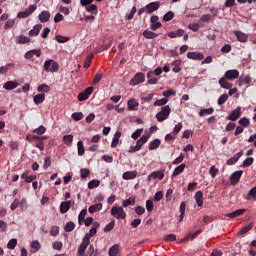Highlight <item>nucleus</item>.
Wrapping results in <instances>:
<instances>
[{
    "mask_svg": "<svg viewBox=\"0 0 256 256\" xmlns=\"http://www.w3.org/2000/svg\"><path fill=\"white\" fill-rule=\"evenodd\" d=\"M169 115H171V107L169 105L163 106L156 114V119L159 121V123H163V121L169 119Z\"/></svg>",
    "mask_w": 256,
    "mask_h": 256,
    "instance_id": "obj_1",
    "label": "nucleus"
},
{
    "mask_svg": "<svg viewBox=\"0 0 256 256\" xmlns=\"http://www.w3.org/2000/svg\"><path fill=\"white\" fill-rule=\"evenodd\" d=\"M147 141H149V135H143L139 140H137L135 146L130 147L128 153H137V151H141Z\"/></svg>",
    "mask_w": 256,
    "mask_h": 256,
    "instance_id": "obj_2",
    "label": "nucleus"
},
{
    "mask_svg": "<svg viewBox=\"0 0 256 256\" xmlns=\"http://www.w3.org/2000/svg\"><path fill=\"white\" fill-rule=\"evenodd\" d=\"M44 70H46L48 73H57V71H59V63L53 60H46L44 62Z\"/></svg>",
    "mask_w": 256,
    "mask_h": 256,
    "instance_id": "obj_3",
    "label": "nucleus"
},
{
    "mask_svg": "<svg viewBox=\"0 0 256 256\" xmlns=\"http://www.w3.org/2000/svg\"><path fill=\"white\" fill-rule=\"evenodd\" d=\"M110 213L115 219H125L127 217V213H125L123 207L114 206L111 208Z\"/></svg>",
    "mask_w": 256,
    "mask_h": 256,
    "instance_id": "obj_4",
    "label": "nucleus"
},
{
    "mask_svg": "<svg viewBox=\"0 0 256 256\" xmlns=\"http://www.w3.org/2000/svg\"><path fill=\"white\" fill-rule=\"evenodd\" d=\"M99 227H101L99 222H93L92 228L90 229L89 233L85 234L84 239L86 241H91V237H95V235H97V229H99Z\"/></svg>",
    "mask_w": 256,
    "mask_h": 256,
    "instance_id": "obj_5",
    "label": "nucleus"
},
{
    "mask_svg": "<svg viewBox=\"0 0 256 256\" xmlns=\"http://www.w3.org/2000/svg\"><path fill=\"white\" fill-rule=\"evenodd\" d=\"M144 82H145V74L138 72L135 74L134 78L130 80V85L132 87H135V85H139L140 83H144Z\"/></svg>",
    "mask_w": 256,
    "mask_h": 256,
    "instance_id": "obj_6",
    "label": "nucleus"
},
{
    "mask_svg": "<svg viewBox=\"0 0 256 256\" xmlns=\"http://www.w3.org/2000/svg\"><path fill=\"white\" fill-rule=\"evenodd\" d=\"M241 177H243V170L235 171L230 176V184L237 185V183H239V181H241Z\"/></svg>",
    "mask_w": 256,
    "mask_h": 256,
    "instance_id": "obj_7",
    "label": "nucleus"
},
{
    "mask_svg": "<svg viewBox=\"0 0 256 256\" xmlns=\"http://www.w3.org/2000/svg\"><path fill=\"white\" fill-rule=\"evenodd\" d=\"M89 243H91V241L86 240L85 238L82 239V243L78 247L77 256H85V251H87Z\"/></svg>",
    "mask_w": 256,
    "mask_h": 256,
    "instance_id": "obj_8",
    "label": "nucleus"
},
{
    "mask_svg": "<svg viewBox=\"0 0 256 256\" xmlns=\"http://www.w3.org/2000/svg\"><path fill=\"white\" fill-rule=\"evenodd\" d=\"M72 205H75V201L68 200V201L62 202L60 204V212L62 214L67 213V211L71 209Z\"/></svg>",
    "mask_w": 256,
    "mask_h": 256,
    "instance_id": "obj_9",
    "label": "nucleus"
},
{
    "mask_svg": "<svg viewBox=\"0 0 256 256\" xmlns=\"http://www.w3.org/2000/svg\"><path fill=\"white\" fill-rule=\"evenodd\" d=\"M224 77L229 81H233L234 79H239V71L238 70H228L225 72Z\"/></svg>",
    "mask_w": 256,
    "mask_h": 256,
    "instance_id": "obj_10",
    "label": "nucleus"
},
{
    "mask_svg": "<svg viewBox=\"0 0 256 256\" xmlns=\"http://www.w3.org/2000/svg\"><path fill=\"white\" fill-rule=\"evenodd\" d=\"M188 59H193V61H203L205 56L201 52H188L187 53Z\"/></svg>",
    "mask_w": 256,
    "mask_h": 256,
    "instance_id": "obj_11",
    "label": "nucleus"
},
{
    "mask_svg": "<svg viewBox=\"0 0 256 256\" xmlns=\"http://www.w3.org/2000/svg\"><path fill=\"white\" fill-rule=\"evenodd\" d=\"M241 117V108L238 107L235 110H233L229 116H227L228 121H237Z\"/></svg>",
    "mask_w": 256,
    "mask_h": 256,
    "instance_id": "obj_12",
    "label": "nucleus"
},
{
    "mask_svg": "<svg viewBox=\"0 0 256 256\" xmlns=\"http://www.w3.org/2000/svg\"><path fill=\"white\" fill-rule=\"evenodd\" d=\"M40 23H47L51 19V12L44 10L38 15Z\"/></svg>",
    "mask_w": 256,
    "mask_h": 256,
    "instance_id": "obj_13",
    "label": "nucleus"
},
{
    "mask_svg": "<svg viewBox=\"0 0 256 256\" xmlns=\"http://www.w3.org/2000/svg\"><path fill=\"white\" fill-rule=\"evenodd\" d=\"M159 7H160L159 2H151L146 5V13L148 15H151V13H153L154 11H157V9H159Z\"/></svg>",
    "mask_w": 256,
    "mask_h": 256,
    "instance_id": "obj_14",
    "label": "nucleus"
},
{
    "mask_svg": "<svg viewBox=\"0 0 256 256\" xmlns=\"http://www.w3.org/2000/svg\"><path fill=\"white\" fill-rule=\"evenodd\" d=\"M41 57V49H34V50H29L28 52L25 53L24 57L25 59H33V57Z\"/></svg>",
    "mask_w": 256,
    "mask_h": 256,
    "instance_id": "obj_15",
    "label": "nucleus"
},
{
    "mask_svg": "<svg viewBox=\"0 0 256 256\" xmlns=\"http://www.w3.org/2000/svg\"><path fill=\"white\" fill-rule=\"evenodd\" d=\"M234 35L240 43H247L249 41V36L241 31H234Z\"/></svg>",
    "mask_w": 256,
    "mask_h": 256,
    "instance_id": "obj_16",
    "label": "nucleus"
},
{
    "mask_svg": "<svg viewBox=\"0 0 256 256\" xmlns=\"http://www.w3.org/2000/svg\"><path fill=\"white\" fill-rule=\"evenodd\" d=\"M243 213H247V209H238L234 212L226 214L225 217H228L229 219H235V217H241Z\"/></svg>",
    "mask_w": 256,
    "mask_h": 256,
    "instance_id": "obj_17",
    "label": "nucleus"
},
{
    "mask_svg": "<svg viewBox=\"0 0 256 256\" xmlns=\"http://www.w3.org/2000/svg\"><path fill=\"white\" fill-rule=\"evenodd\" d=\"M218 83H219L220 87H222V89H232L233 88V84L229 83L225 76L220 78Z\"/></svg>",
    "mask_w": 256,
    "mask_h": 256,
    "instance_id": "obj_18",
    "label": "nucleus"
},
{
    "mask_svg": "<svg viewBox=\"0 0 256 256\" xmlns=\"http://www.w3.org/2000/svg\"><path fill=\"white\" fill-rule=\"evenodd\" d=\"M138 175V172L136 170L134 171H127L124 172L122 175V179H124L125 181H129L131 179H135Z\"/></svg>",
    "mask_w": 256,
    "mask_h": 256,
    "instance_id": "obj_19",
    "label": "nucleus"
},
{
    "mask_svg": "<svg viewBox=\"0 0 256 256\" xmlns=\"http://www.w3.org/2000/svg\"><path fill=\"white\" fill-rule=\"evenodd\" d=\"M241 157H243V151L236 153L232 158L228 159L226 164L227 165H235L237 163V161H239V159H241Z\"/></svg>",
    "mask_w": 256,
    "mask_h": 256,
    "instance_id": "obj_20",
    "label": "nucleus"
},
{
    "mask_svg": "<svg viewBox=\"0 0 256 256\" xmlns=\"http://www.w3.org/2000/svg\"><path fill=\"white\" fill-rule=\"evenodd\" d=\"M163 177H165V174L163 171H154L148 176V181H151L152 179H160L163 180Z\"/></svg>",
    "mask_w": 256,
    "mask_h": 256,
    "instance_id": "obj_21",
    "label": "nucleus"
},
{
    "mask_svg": "<svg viewBox=\"0 0 256 256\" xmlns=\"http://www.w3.org/2000/svg\"><path fill=\"white\" fill-rule=\"evenodd\" d=\"M197 207H203V191H197L194 196Z\"/></svg>",
    "mask_w": 256,
    "mask_h": 256,
    "instance_id": "obj_22",
    "label": "nucleus"
},
{
    "mask_svg": "<svg viewBox=\"0 0 256 256\" xmlns=\"http://www.w3.org/2000/svg\"><path fill=\"white\" fill-rule=\"evenodd\" d=\"M41 29H43L42 24H36L32 30L29 31L30 37H37L39 33H41Z\"/></svg>",
    "mask_w": 256,
    "mask_h": 256,
    "instance_id": "obj_23",
    "label": "nucleus"
},
{
    "mask_svg": "<svg viewBox=\"0 0 256 256\" xmlns=\"http://www.w3.org/2000/svg\"><path fill=\"white\" fill-rule=\"evenodd\" d=\"M252 79L251 76L249 75H242L240 76L239 80H238V85L239 87H241L242 85H249V83H251Z\"/></svg>",
    "mask_w": 256,
    "mask_h": 256,
    "instance_id": "obj_24",
    "label": "nucleus"
},
{
    "mask_svg": "<svg viewBox=\"0 0 256 256\" xmlns=\"http://www.w3.org/2000/svg\"><path fill=\"white\" fill-rule=\"evenodd\" d=\"M187 209V203H180V215L178 216V222L181 223L185 218V210Z\"/></svg>",
    "mask_w": 256,
    "mask_h": 256,
    "instance_id": "obj_25",
    "label": "nucleus"
},
{
    "mask_svg": "<svg viewBox=\"0 0 256 256\" xmlns=\"http://www.w3.org/2000/svg\"><path fill=\"white\" fill-rule=\"evenodd\" d=\"M3 87L6 91H13V89H17V87H19V84L16 81H8Z\"/></svg>",
    "mask_w": 256,
    "mask_h": 256,
    "instance_id": "obj_26",
    "label": "nucleus"
},
{
    "mask_svg": "<svg viewBox=\"0 0 256 256\" xmlns=\"http://www.w3.org/2000/svg\"><path fill=\"white\" fill-rule=\"evenodd\" d=\"M160 145H161V140L157 138L154 139L153 141L149 142V146H148L149 151H155V149H159Z\"/></svg>",
    "mask_w": 256,
    "mask_h": 256,
    "instance_id": "obj_27",
    "label": "nucleus"
},
{
    "mask_svg": "<svg viewBox=\"0 0 256 256\" xmlns=\"http://www.w3.org/2000/svg\"><path fill=\"white\" fill-rule=\"evenodd\" d=\"M101 209H103V204L102 203H97V204L91 205L88 208V212L90 214H93V213H97V211H101Z\"/></svg>",
    "mask_w": 256,
    "mask_h": 256,
    "instance_id": "obj_28",
    "label": "nucleus"
},
{
    "mask_svg": "<svg viewBox=\"0 0 256 256\" xmlns=\"http://www.w3.org/2000/svg\"><path fill=\"white\" fill-rule=\"evenodd\" d=\"M186 167H187V165H185V164H181L178 167H176L172 173V178L177 177L178 175H181V173H183V171H185Z\"/></svg>",
    "mask_w": 256,
    "mask_h": 256,
    "instance_id": "obj_29",
    "label": "nucleus"
},
{
    "mask_svg": "<svg viewBox=\"0 0 256 256\" xmlns=\"http://www.w3.org/2000/svg\"><path fill=\"white\" fill-rule=\"evenodd\" d=\"M119 139H121V132L117 131L114 134V137H113V140H112V143H111L112 149H115V147H117V145H119Z\"/></svg>",
    "mask_w": 256,
    "mask_h": 256,
    "instance_id": "obj_30",
    "label": "nucleus"
},
{
    "mask_svg": "<svg viewBox=\"0 0 256 256\" xmlns=\"http://www.w3.org/2000/svg\"><path fill=\"white\" fill-rule=\"evenodd\" d=\"M137 107H139V102L135 101V99H130L128 101V110L129 111H135L137 110Z\"/></svg>",
    "mask_w": 256,
    "mask_h": 256,
    "instance_id": "obj_31",
    "label": "nucleus"
},
{
    "mask_svg": "<svg viewBox=\"0 0 256 256\" xmlns=\"http://www.w3.org/2000/svg\"><path fill=\"white\" fill-rule=\"evenodd\" d=\"M45 139H47V136H42L40 137V139L36 140L35 147H37V149H40V151L45 150V145L43 144V141H45Z\"/></svg>",
    "mask_w": 256,
    "mask_h": 256,
    "instance_id": "obj_32",
    "label": "nucleus"
},
{
    "mask_svg": "<svg viewBox=\"0 0 256 256\" xmlns=\"http://www.w3.org/2000/svg\"><path fill=\"white\" fill-rule=\"evenodd\" d=\"M143 37H145V39H155L156 37H159V34L149 30H145L143 32Z\"/></svg>",
    "mask_w": 256,
    "mask_h": 256,
    "instance_id": "obj_33",
    "label": "nucleus"
},
{
    "mask_svg": "<svg viewBox=\"0 0 256 256\" xmlns=\"http://www.w3.org/2000/svg\"><path fill=\"white\" fill-rule=\"evenodd\" d=\"M33 101L35 105H41L45 101V94H37L34 96Z\"/></svg>",
    "mask_w": 256,
    "mask_h": 256,
    "instance_id": "obj_34",
    "label": "nucleus"
},
{
    "mask_svg": "<svg viewBox=\"0 0 256 256\" xmlns=\"http://www.w3.org/2000/svg\"><path fill=\"white\" fill-rule=\"evenodd\" d=\"M86 11H88V13H91V15H97V13H99V8L97 7V5L91 4L90 6L86 7Z\"/></svg>",
    "mask_w": 256,
    "mask_h": 256,
    "instance_id": "obj_35",
    "label": "nucleus"
},
{
    "mask_svg": "<svg viewBox=\"0 0 256 256\" xmlns=\"http://www.w3.org/2000/svg\"><path fill=\"white\" fill-rule=\"evenodd\" d=\"M213 113H215V109L213 108L202 109L199 112V117H205V115H213Z\"/></svg>",
    "mask_w": 256,
    "mask_h": 256,
    "instance_id": "obj_36",
    "label": "nucleus"
},
{
    "mask_svg": "<svg viewBox=\"0 0 256 256\" xmlns=\"http://www.w3.org/2000/svg\"><path fill=\"white\" fill-rule=\"evenodd\" d=\"M63 143L67 145V147H71V145L73 144V135H64Z\"/></svg>",
    "mask_w": 256,
    "mask_h": 256,
    "instance_id": "obj_37",
    "label": "nucleus"
},
{
    "mask_svg": "<svg viewBox=\"0 0 256 256\" xmlns=\"http://www.w3.org/2000/svg\"><path fill=\"white\" fill-rule=\"evenodd\" d=\"M153 75H154L153 71H150L147 73V79H149L148 80L149 85H156L158 81V79L156 77H153Z\"/></svg>",
    "mask_w": 256,
    "mask_h": 256,
    "instance_id": "obj_38",
    "label": "nucleus"
},
{
    "mask_svg": "<svg viewBox=\"0 0 256 256\" xmlns=\"http://www.w3.org/2000/svg\"><path fill=\"white\" fill-rule=\"evenodd\" d=\"M77 149L79 157H83V155H85V146L83 145V141L77 142Z\"/></svg>",
    "mask_w": 256,
    "mask_h": 256,
    "instance_id": "obj_39",
    "label": "nucleus"
},
{
    "mask_svg": "<svg viewBox=\"0 0 256 256\" xmlns=\"http://www.w3.org/2000/svg\"><path fill=\"white\" fill-rule=\"evenodd\" d=\"M38 93H49L51 91V88L47 84H41L37 87Z\"/></svg>",
    "mask_w": 256,
    "mask_h": 256,
    "instance_id": "obj_40",
    "label": "nucleus"
},
{
    "mask_svg": "<svg viewBox=\"0 0 256 256\" xmlns=\"http://www.w3.org/2000/svg\"><path fill=\"white\" fill-rule=\"evenodd\" d=\"M112 44H113V41L110 40L109 43L99 46L98 49H97V52L98 53H103V51H107L108 49L111 48Z\"/></svg>",
    "mask_w": 256,
    "mask_h": 256,
    "instance_id": "obj_41",
    "label": "nucleus"
},
{
    "mask_svg": "<svg viewBox=\"0 0 256 256\" xmlns=\"http://www.w3.org/2000/svg\"><path fill=\"white\" fill-rule=\"evenodd\" d=\"M199 235H201V230H197L193 234L185 236L184 239L181 241V243H183V241H189L190 237H191V239H197V237H199Z\"/></svg>",
    "mask_w": 256,
    "mask_h": 256,
    "instance_id": "obj_42",
    "label": "nucleus"
},
{
    "mask_svg": "<svg viewBox=\"0 0 256 256\" xmlns=\"http://www.w3.org/2000/svg\"><path fill=\"white\" fill-rule=\"evenodd\" d=\"M119 253V245L115 244L113 245L108 252L109 256H117Z\"/></svg>",
    "mask_w": 256,
    "mask_h": 256,
    "instance_id": "obj_43",
    "label": "nucleus"
},
{
    "mask_svg": "<svg viewBox=\"0 0 256 256\" xmlns=\"http://www.w3.org/2000/svg\"><path fill=\"white\" fill-rule=\"evenodd\" d=\"M167 103H169V99L167 98H162V99H158L154 102V106L155 107H163V105H167Z\"/></svg>",
    "mask_w": 256,
    "mask_h": 256,
    "instance_id": "obj_44",
    "label": "nucleus"
},
{
    "mask_svg": "<svg viewBox=\"0 0 256 256\" xmlns=\"http://www.w3.org/2000/svg\"><path fill=\"white\" fill-rule=\"evenodd\" d=\"M87 215V209H83L78 215V223L79 225H83V221L85 220V216Z\"/></svg>",
    "mask_w": 256,
    "mask_h": 256,
    "instance_id": "obj_45",
    "label": "nucleus"
},
{
    "mask_svg": "<svg viewBox=\"0 0 256 256\" xmlns=\"http://www.w3.org/2000/svg\"><path fill=\"white\" fill-rule=\"evenodd\" d=\"M74 229L75 223L73 221L68 222L64 227V231H66V233H71V231H73Z\"/></svg>",
    "mask_w": 256,
    "mask_h": 256,
    "instance_id": "obj_46",
    "label": "nucleus"
},
{
    "mask_svg": "<svg viewBox=\"0 0 256 256\" xmlns=\"http://www.w3.org/2000/svg\"><path fill=\"white\" fill-rule=\"evenodd\" d=\"M101 185V181L99 180H91L88 182V189H95L96 187H99Z\"/></svg>",
    "mask_w": 256,
    "mask_h": 256,
    "instance_id": "obj_47",
    "label": "nucleus"
},
{
    "mask_svg": "<svg viewBox=\"0 0 256 256\" xmlns=\"http://www.w3.org/2000/svg\"><path fill=\"white\" fill-rule=\"evenodd\" d=\"M253 161H255L253 157L246 158L242 163V167H251V165H253Z\"/></svg>",
    "mask_w": 256,
    "mask_h": 256,
    "instance_id": "obj_48",
    "label": "nucleus"
},
{
    "mask_svg": "<svg viewBox=\"0 0 256 256\" xmlns=\"http://www.w3.org/2000/svg\"><path fill=\"white\" fill-rule=\"evenodd\" d=\"M47 131V128L45 126L41 125L40 127L33 130V133H36V135H44V133Z\"/></svg>",
    "mask_w": 256,
    "mask_h": 256,
    "instance_id": "obj_49",
    "label": "nucleus"
},
{
    "mask_svg": "<svg viewBox=\"0 0 256 256\" xmlns=\"http://www.w3.org/2000/svg\"><path fill=\"white\" fill-rule=\"evenodd\" d=\"M129 205H135V198L130 197L129 199L124 200V201L122 202V206H123V207H129Z\"/></svg>",
    "mask_w": 256,
    "mask_h": 256,
    "instance_id": "obj_50",
    "label": "nucleus"
},
{
    "mask_svg": "<svg viewBox=\"0 0 256 256\" xmlns=\"http://www.w3.org/2000/svg\"><path fill=\"white\" fill-rule=\"evenodd\" d=\"M239 125H241V127H249V125H251V122L249 121V118H242L238 121Z\"/></svg>",
    "mask_w": 256,
    "mask_h": 256,
    "instance_id": "obj_51",
    "label": "nucleus"
},
{
    "mask_svg": "<svg viewBox=\"0 0 256 256\" xmlns=\"http://www.w3.org/2000/svg\"><path fill=\"white\" fill-rule=\"evenodd\" d=\"M30 39L27 36H19L17 38V43H19L20 45H25V43H29Z\"/></svg>",
    "mask_w": 256,
    "mask_h": 256,
    "instance_id": "obj_52",
    "label": "nucleus"
},
{
    "mask_svg": "<svg viewBox=\"0 0 256 256\" xmlns=\"http://www.w3.org/2000/svg\"><path fill=\"white\" fill-rule=\"evenodd\" d=\"M253 227V223H250L249 225L245 226L244 228H242L239 232V235H245L246 233H249V231H251Z\"/></svg>",
    "mask_w": 256,
    "mask_h": 256,
    "instance_id": "obj_53",
    "label": "nucleus"
},
{
    "mask_svg": "<svg viewBox=\"0 0 256 256\" xmlns=\"http://www.w3.org/2000/svg\"><path fill=\"white\" fill-rule=\"evenodd\" d=\"M142 133H143V128L137 129L135 130V132L132 133L131 137L132 139L137 140L138 138L141 137Z\"/></svg>",
    "mask_w": 256,
    "mask_h": 256,
    "instance_id": "obj_54",
    "label": "nucleus"
},
{
    "mask_svg": "<svg viewBox=\"0 0 256 256\" xmlns=\"http://www.w3.org/2000/svg\"><path fill=\"white\" fill-rule=\"evenodd\" d=\"M229 100V95L227 94H222L219 98H218V105H224V103L226 101Z\"/></svg>",
    "mask_w": 256,
    "mask_h": 256,
    "instance_id": "obj_55",
    "label": "nucleus"
},
{
    "mask_svg": "<svg viewBox=\"0 0 256 256\" xmlns=\"http://www.w3.org/2000/svg\"><path fill=\"white\" fill-rule=\"evenodd\" d=\"M71 117L74 121H81V119H83V113L82 112H74V113H72Z\"/></svg>",
    "mask_w": 256,
    "mask_h": 256,
    "instance_id": "obj_56",
    "label": "nucleus"
},
{
    "mask_svg": "<svg viewBox=\"0 0 256 256\" xmlns=\"http://www.w3.org/2000/svg\"><path fill=\"white\" fill-rule=\"evenodd\" d=\"M209 173H210L212 179H215V177H217V175H219V170L215 166H212L209 169Z\"/></svg>",
    "mask_w": 256,
    "mask_h": 256,
    "instance_id": "obj_57",
    "label": "nucleus"
},
{
    "mask_svg": "<svg viewBox=\"0 0 256 256\" xmlns=\"http://www.w3.org/2000/svg\"><path fill=\"white\" fill-rule=\"evenodd\" d=\"M115 227V220H112L109 224H107L104 227V232L109 233V231H113V228Z\"/></svg>",
    "mask_w": 256,
    "mask_h": 256,
    "instance_id": "obj_58",
    "label": "nucleus"
},
{
    "mask_svg": "<svg viewBox=\"0 0 256 256\" xmlns=\"http://www.w3.org/2000/svg\"><path fill=\"white\" fill-rule=\"evenodd\" d=\"M38 139H41V136L31 134L26 135V141H29L30 143H33V141H38Z\"/></svg>",
    "mask_w": 256,
    "mask_h": 256,
    "instance_id": "obj_59",
    "label": "nucleus"
},
{
    "mask_svg": "<svg viewBox=\"0 0 256 256\" xmlns=\"http://www.w3.org/2000/svg\"><path fill=\"white\" fill-rule=\"evenodd\" d=\"M88 255L89 256H98L99 252L95 250V247L93 245H90L88 248Z\"/></svg>",
    "mask_w": 256,
    "mask_h": 256,
    "instance_id": "obj_60",
    "label": "nucleus"
},
{
    "mask_svg": "<svg viewBox=\"0 0 256 256\" xmlns=\"http://www.w3.org/2000/svg\"><path fill=\"white\" fill-rule=\"evenodd\" d=\"M175 17V13L173 11H168L164 16H163V21H171Z\"/></svg>",
    "mask_w": 256,
    "mask_h": 256,
    "instance_id": "obj_61",
    "label": "nucleus"
},
{
    "mask_svg": "<svg viewBox=\"0 0 256 256\" xmlns=\"http://www.w3.org/2000/svg\"><path fill=\"white\" fill-rule=\"evenodd\" d=\"M7 247L9 249H15V247H17V239H15V238L10 239L7 244Z\"/></svg>",
    "mask_w": 256,
    "mask_h": 256,
    "instance_id": "obj_62",
    "label": "nucleus"
},
{
    "mask_svg": "<svg viewBox=\"0 0 256 256\" xmlns=\"http://www.w3.org/2000/svg\"><path fill=\"white\" fill-rule=\"evenodd\" d=\"M69 37H66V36H61V35H57L56 36V41L58 43H67V41H69Z\"/></svg>",
    "mask_w": 256,
    "mask_h": 256,
    "instance_id": "obj_63",
    "label": "nucleus"
},
{
    "mask_svg": "<svg viewBox=\"0 0 256 256\" xmlns=\"http://www.w3.org/2000/svg\"><path fill=\"white\" fill-rule=\"evenodd\" d=\"M249 199H256V186L248 192Z\"/></svg>",
    "mask_w": 256,
    "mask_h": 256,
    "instance_id": "obj_64",
    "label": "nucleus"
}]
</instances>
